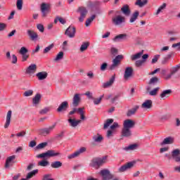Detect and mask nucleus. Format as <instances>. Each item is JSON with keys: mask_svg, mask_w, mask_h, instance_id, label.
Listing matches in <instances>:
<instances>
[{"mask_svg": "<svg viewBox=\"0 0 180 180\" xmlns=\"http://www.w3.org/2000/svg\"><path fill=\"white\" fill-rule=\"evenodd\" d=\"M106 163V158H94L91 160L90 163V167L95 168V169H98L103 164Z\"/></svg>", "mask_w": 180, "mask_h": 180, "instance_id": "obj_1", "label": "nucleus"}, {"mask_svg": "<svg viewBox=\"0 0 180 180\" xmlns=\"http://www.w3.org/2000/svg\"><path fill=\"white\" fill-rule=\"evenodd\" d=\"M115 13L117 15H115L112 18V22L113 25L115 26H119V25H122V23H124L126 18L122 15H120V11H116Z\"/></svg>", "mask_w": 180, "mask_h": 180, "instance_id": "obj_2", "label": "nucleus"}, {"mask_svg": "<svg viewBox=\"0 0 180 180\" xmlns=\"http://www.w3.org/2000/svg\"><path fill=\"white\" fill-rule=\"evenodd\" d=\"M57 155H60V153L53 150H49L45 153L37 155V158H50L51 157H57Z\"/></svg>", "mask_w": 180, "mask_h": 180, "instance_id": "obj_3", "label": "nucleus"}, {"mask_svg": "<svg viewBox=\"0 0 180 180\" xmlns=\"http://www.w3.org/2000/svg\"><path fill=\"white\" fill-rule=\"evenodd\" d=\"M41 13L42 18H47V15L50 13V4L42 3L41 4Z\"/></svg>", "mask_w": 180, "mask_h": 180, "instance_id": "obj_4", "label": "nucleus"}, {"mask_svg": "<svg viewBox=\"0 0 180 180\" xmlns=\"http://www.w3.org/2000/svg\"><path fill=\"white\" fill-rule=\"evenodd\" d=\"M77 12L80 13V16L79 17V22H84V19H85V18H86V15H88V10L84 6H80L78 8Z\"/></svg>", "mask_w": 180, "mask_h": 180, "instance_id": "obj_5", "label": "nucleus"}, {"mask_svg": "<svg viewBox=\"0 0 180 180\" xmlns=\"http://www.w3.org/2000/svg\"><path fill=\"white\" fill-rule=\"evenodd\" d=\"M56 124H53L48 128L40 129L38 130V133L40 136H49L54 130Z\"/></svg>", "mask_w": 180, "mask_h": 180, "instance_id": "obj_6", "label": "nucleus"}, {"mask_svg": "<svg viewBox=\"0 0 180 180\" xmlns=\"http://www.w3.org/2000/svg\"><path fill=\"white\" fill-rule=\"evenodd\" d=\"M135 165H136L135 161L129 162L126 163L125 165L121 166L118 169V172H124L127 171V169H131V168H133Z\"/></svg>", "mask_w": 180, "mask_h": 180, "instance_id": "obj_7", "label": "nucleus"}, {"mask_svg": "<svg viewBox=\"0 0 180 180\" xmlns=\"http://www.w3.org/2000/svg\"><path fill=\"white\" fill-rule=\"evenodd\" d=\"M122 58H123V56L118 55L115 58V59L112 60V64L110 66V70L111 71H113V70H115V68H116L120 64V60Z\"/></svg>", "mask_w": 180, "mask_h": 180, "instance_id": "obj_8", "label": "nucleus"}, {"mask_svg": "<svg viewBox=\"0 0 180 180\" xmlns=\"http://www.w3.org/2000/svg\"><path fill=\"white\" fill-rule=\"evenodd\" d=\"M179 70H180V65H176V66L171 68L170 74H168L167 75H166L165 79H171L173 75H175Z\"/></svg>", "mask_w": 180, "mask_h": 180, "instance_id": "obj_9", "label": "nucleus"}, {"mask_svg": "<svg viewBox=\"0 0 180 180\" xmlns=\"http://www.w3.org/2000/svg\"><path fill=\"white\" fill-rule=\"evenodd\" d=\"M85 151H86V148L82 147L74 153L69 155L68 156V158L69 160H72V158H77V157H79V155H81V154H83V153H85Z\"/></svg>", "mask_w": 180, "mask_h": 180, "instance_id": "obj_10", "label": "nucleus"}, {"mask_svg": "<svg viewBox=\"0 0 180 180\" xmlns=\"http://www.w3.org/2000/svg\"><path fill=\"white\" fill-rule=\"evenodd\" d=\"M76 32L77 31H76L75 27L69 26L66 29V30L65 32V36H68V37L72 39V38L75 37Z\"/></svg>", "mask_w": 180, "mask_h": 180, "instance_id": "obj_11", "label": "nucleus"}, {"mask_svg": "<svg viewBox=\"0 0 180 180\" xmlns=\"http://www.w3.org/2000/svg\"><path fill=\"white\" fill-rule=\"evenodd\" d=\"M133 68L131 67H128L125 69V72L124 74V79L125 81H129L131 77H133V72H134Z\"/></svg>", "mask_w": 180, "mask_h": 180, "instance_id": "obj_12", "label": "nucleus"}, {"mask_svg": "<svg viewBox=\"0 0 180 180\" xmlns=\"http://www.w3.org/2000/svg\"><path fill=\"white\" fill-rule=\"evenodd\" d=\"M135 125L136 122L130 119L125 120L123 122V128L128 129L129 130L131 129H133V127H134Z\"/></svg>", "mask_w": 180, "mask_h": 180, "instance_id": "obj_13", "label": "nucleus"}, {"mask_svg": "<svg viewBox=\"0 0 180 180\" xmlns=\"http://www.w3.org/2000/svg\"><path fill=\"white\" fill-rule=\"evenodd\" d=\"M16 155H15L8 157L6 160L5 168H9L10 167H12V165L15 164L14 161Z\"/></svg>", "mask_w": 180, "mask_h": 180, "instance_id": "obj_14", "label": "nucleus"}, {"mask_svg": "<svg viewBox=\"0 0 180 180\" xmlns=\"http://www.w3.org/2000/svg\"><path fill=\"white\" fill-rule=\"evenodd\" d=\"M27 34L29 36L30 39L32 41L37 40L39 34L37 32H34L33 30H28L27 31Z\"/></svg>", "mask_w": 180, "mask_h": 180, "instance_id": "obj_15", "label": "nucleus"}, {"mask_svg": "<svg viewBox=\"0 0 180 180\" xmlns=\"http://www.w3.org/2000/svg\"><path fill=\"white\" fill-rule=\"evenodd\" d=\"M180 150L179 149H175L172 152V158L176 162H179L180 160Z\"/></svg>", "mask_w": 180, "mask_h": 180, "instance_id": "obj_16", "label": "nucleus"}, {"mask_svg": "<svg viewBox=\"0 0 180 180\" xmlns=\"http://www.w3.org/2000/svg\"><path fill=\"white\" fill-rule=\"evenodd\" d=\"M68 109V101H63L57 108V112H65Z\"/></svg>", "mask_w": 180, "mask_h": 180, "instance_id": "obj_17", "label": "nucleus"}, {"mask_svg": "<svg viewBox=\"0 0 180 180\" xmlns=\"http://www.w3.org/2000/svg\"><path fill=\"white\" fill-rule=\"evenodd\" d=\"M68 122L70 126V127H77V126H78V124H79L81 123V120H75V118H71L70 117L68 120Z\"/></svg>", "mask_w": 180, "mask_h": 180, "instance_id": "obj_18", "label": "nucleus"}, {"mask_svg": "<svg viewBox=\"0 0 180 180\" xmlns=\"http://www.w3.org/2000/svg\"><path fill=\"white\" fill-rule=\"evenodd\" d=\"M11 119H12V110H8L6 115L4 129H8V127H9V124H11Z\"/></svg>", "mask_w": 180, "mask_h": 180, "instance_id": "obj_19", "label": "nucleus"}, {"mask_svg": "<svg viewBox=\"0 0 180 180\" xmlns=\"http://www.w3.org/2000/svg\"><path fill=\"white\" fill-rule=\"evenodd\" d=\"M101 176H103V180L110 179V172L108 169H103L100 172Z\"/></svg>", "mask_w": 180, "mask_h": 180, "instance_id": "obj_20", "label": "nucleus"}, {"mask_svg": "<svg viewBox=\"0 0 180 180\" xmlns=\"http://www.w3.org/2000/svg\"><path fill=\"white\" fill-rule=\"evenodd\" d=\"M37 70V65L36 64H31L26 70L27 74H34Z\"/></svg>", "mask_w": 180, "mask_h": 180, "instance_id": "obj_21", "label": "nucleus"}, {"mask_svg": "<svg viewBox=\"0 0 180 180\" xmlns=\"http://www.w3.org/2000/svg\"><path fill=\"white\" fill-rule=\"evenodd\" d=\"M142 109H151L153 108V101L146 100L141 105Z\"/></svg>", "mask_w": 180, "mask_h": 180, "instance_id": "obj_22", "label": "nucleus"}, {"mask_svg": "<svg viewBox=\"0 0 180 180\" xmlns=\"http://www.w3.org/2000/svg\"><path fill=\"white\" fill-rule=\"evenodd\" d=\"M171 94H172V90L171 89L164 90L160 94V98L161 99H163V100L167 99V98H169V96H171Z\"/></svg>", "mask_w": 180, "mask_h": 180, "instance_id": "obj_23", "label": "nucleus"}, {"mask_svg": "<svg viewBox=\"0 0 180 180\" xmlns=\"http://www.w3.org/2000/svg\"><path fill=\"white\" fill-rule=\"evenodd\" d=\"M115 76L113 75L112 77H110L109 81L103 83V88L106 89V88H109V87L112 86L115 82Z\"/></svg>", "mask_w": 180, "mask_h": 180, "instance_id": "obj_24", "label": "nucleus"}, {"mask_svg": "<svg viewBox=\"0 0 180 180\" xmlns=\"http://www.w3.org/2000/svg\"><path fill=\"white\" fill-rule=\"evenodd\" d=\"M121 12H122V13L124 15H125V16H129L130 13H131V11H130V8L129 7V5H127V4L124 5L121 8Z\"/></svg>", "mask_w": 180, "mask_h": 180, "instance_id": "obj_25", "label": "nucleus"}, {"mask_svg": "<svg viewBox=\"0 0 180 180\" xmlns=\"http://www.w3.org/2000/svg\"><path fill=\"white\" fill-rule=\"evenodd\" d=\"M79 102H81V97H79V94H75L73 97L72 106H74V108H77V106L79 105Z\"/></svg>", "mask_w": 180, "mask_h": 180, "instance_id": "obj_26", "label": "nucleus"}, {"mask_svg": "<svg viewBox=\"0 0 180 180\" xmlns=\"http://www.w3.org/2000/svg\"><path fill=\"white\" fill-rule=\"evenodd\" d=\"M113 40L115 41H123V40H127V34H120L117 35Z\"/></svg>", "mask_w": 180, "mask_h": 180, "instance_id": "obj_27", "label": "nucleus"}, {"mask_svg": "<svg viewBox=\"0 0 180 180\" xmlns=\"http://www.w3.org/2000/svg\"><path fill=\"white\" fill-rule=\"evenodd\" d=\"M47 75H49L47 72H39L37 73L36 77L39 81H43L44 79H46V78H47Z\"/></svg>", "mask_w": 180, "mask_h": 180, "instance_id": "obj_28", "label": "nucleus"}, {"mask_svg": "<svg viewBox=\"0 0 180 180\" xmlns=\"http://www.w3.org/2000/svg\"><path fill=\"white\" fill-rule=\"evenodd\" d=\"M131 130L127 128H122V137H131Z\"/></svg>", "mask_w": 180, "mask_h": 180, "instance_id": "obj_29", "label": "nucleus"}, {"mask_svg": "<svg viewBox=\"0 0 180 180\" xmlns=\"http://www.w3.org/2000/svg\"><path fill=\"white\" fill-rule=\"evenodd\" d=\"M139 108L140 107L139 105L134 106L133 108L128 110V112L127 113V116H128V117L133 116V115H135L136 112H137V110H139Z\"/></svg>", "mask_w": 180, "mask_h": 180, "instance_id": "obj_30", "label": "nucleus"}, {"mask_svg": "<svg viewBox=\"0 0 180 180\" xmlns=\"http://www.w3.org/2000/svg\"><path fill=\"white\" fill-rule=\"evenodd\" d=\"M40 99H41V95L40 94H37L32 98V103L34 105H39V103H40Z\"/></svg>", "mask_w": 180, "mask_h": 180, "instance_id": "obj_31", "label": "nucleus"}, {"mask_svg": "<svg viewBox=\"0 0 180 180\" xmlns=\"http://www.w3.org/2000/svg\"><path fill=\"white\" fill-rule=\"evenodd\" d=\"M139 15H140V13L139 12V11H136L131 16V18L129 20L130 23L136 22L137 18H139Z\"/></svg>", "mask_w": 180, "mask_h": 180, "instance_id": "obj_32", "label": "nucleus"}, {"mask_svg": "<svg viewBox=\"0 0 180 180\" xmlns=\"http://www.w3.org/2000/svg\"><path fill=\"white\" fill-rule=\"evenodd\" d=\"M51 168H61V167H63V162H61L60 161H54L52 162L51 164Z\"/></svg>", "mask_w": 180, "mask_h": 180, "instance_id": "obj_33", "label": "nucleus"}, {"mask_svg": "<svg viewBox=\"0 0 180 180\" xmlns=\"http://www.w3.org/2000/svg\"><path fill=\"white\" fill-rule=\"evenodd\" d=\"M148 2V0H136L135 5H136V6H139V8H143V6L147 5Z\"/></svg>", "mask_w": 180, "mask_h": 180, "instance_id": "obj_34", "label": "nucleus"}, {"mask_svg": "<svg viewBox=\"0 0 180 180\" xmlns=\"http://www.w3.org/2000/svg\"><path fill=\"white\" fill-rule=\"evenodd\" d=\"M143 53H144V51H141L137 53L136 54L131 56V60L132 61H136V60H139V58H141V56H143Z\"/></svg>", "mask_w": 180, "mask_h": 180, "instance_id": "obj_35", "label": "nucleus"}, {"mask_svg": "<svg viewBox=\"0 0 180 180\" xmlns=\"http://www.w3.org/2000/svg\"><path fill=\"white\" fill-rule=\"evenodd\" d=\"M174 143V139L171 137H167L163 140L160 143V146H165V144H172Z\"/></svg>", "mask_w": 180, "mask_h": 180, "instance_id": "obj_36", "label": "nucleus"}, {"mask_svg": "<svg viewBox=\"0 0 180 180\" xmlns=\"http://www.w3.org/2000/svg\"><path fill=\"white\" fill-rule=\"evenodd\" d=\"M93 140L96 143H101L102 140H103V137L102 136V135L100 134L94 135L93 136Z\"/></svg>", "mask_w": 180, "mask_h": 180, "instance_id": "obj_37", "label": "nucleus"}, {"mask_svg": "<svg viewBox=\"0 0 180 180\" xmlns=\"http://www.w3.org/2000/svg\"><path fill=\"white\" fill-rule=\"evenodd\" d=\"M39 173V169L33 170L30 172H29L26 176L27 179H30V178H33L36 174Z\"/></svg>", "mask_w": 180, "mask_h": 180, "instance_id": "obj_38", "label": "nucleus"}, {"mask_svg": "<svg viewBox=\"0 0 180 180\" xmlns=\"http://www.w3.org/2000/svg\"><path fill=\"white\" fill-rule=\"evenodd\" d=\"M95 18H96V15H93L86 20L85 25L86 27H88V26H89V25H91L92 22H94V20L95 19Z\"/></svg>", "mask_w": 180, "mask_h": 180, "instance_id": "obj_39", "label": "nucleus"}, {"mask_svg": "<svg viewBox=\"0 0 180 180\" xmlns=\"http://www.w3.org/2000/svg\"><path fill=\"white\" fill-rule=\"evenodd\" d=\"M137 147H138V145L134 143V144L129 145L128 147H125L124 150H125L126 151H129V150L131 151L133 150H136Z\"/></svg>", "mask_w": 180, "mask_h": 180, "instance_id": "obj_40", "label": "nucleus"}, {"mask_svg": "<svg viewBox=\"0 0 180 180\" xmlns=\"http://www.w3.org/2000/svg\"><path fill=\"white\" fill-rule=\"evenodd\" d=\"M38 165L39 167H49V165H50V162L46 160H42L38 162Z\"/></svg>", "mask_w": 180, "mask_h": 180, "instance_id": "obj_41", "label": "nucleus"}, {"mask_svg": "<svg viewBox=\"0 0 180 180\" xmlns=\"http://www.w3.org/2000/svg\"><path fill=\"white\" fill-rule=\"evenodd\" d=\"M88 47H89V42H83L80 47V51H85V50H86Z\"/></svg>", "mask_w": 180, "mask_h": 180, "instance_id": "obj_42", "label": "nucleus"}, {"mask_svg": "<svg viewBox=\"0 0 180 180\" xmlns=\"http://www.w3.org/2000/svg\"><path fill=\"white\" fill-rule=\"evenodd\" d=\"M165 8H167V4L164 3L162 6H160L158 8L155 15H160V13H161V12H162V11H164V9H165Z\"/></svg>", "mask_w": 180, "mask_h": 180, "instance_id": "obj_43", "label": "nucleus"}, {"mask_svg": "<svg viewBox=\"0 0 180 180\" xmlns=\"http://www.w3.org/2000/svg\"><path fill=\"white\" fill-rule=\"evenodd\" d=\"M63 58H64V52L60 51L57 54L55 61H60V60H63Z\"/></svg>", "mask_w": 180, "mask_h": 180, "instance_id": "obj_44", "label": "nucleus"}, {"mask_svg": "<svg viewBox=\"0 0 180 180\" xmlns=\"http://www.w3.org/2000/svg\"><path fill=\"white\" fill-rule=\"evenodd\" d=\"M16 6L18 11H22V8H23V0H17Z\"/></svg>", "mask_w": 180, "mask_h": 180, "instance_id": "obj_45", "label": "nucleus"}, {"mask_svg": "<svg viewBox=\"0 0 180 180\" xmlns=\"http://www.w3.org/2000/svg\"><path fill=\"white\" fill-rule=\"evenodd\" d=\"M47 142L41 143L36 146V148L37 150H41L43 148H45V147H47Z\"/></svg>", "mask_w": 180, "mask_h": 180, "instance_id": "obj_46", "label": "nucleus"}, {"mask_svg": "<svg viewBox=\"0 0 180 180\" xmlns=\"http://www.w3.org/2000/svg\"><path fill=\"white\" fill-rule=\"evenodd\" d=\"M158 91H160V87H156L149 92V95H150V96H155V95L158 94Z\"/></svg>", "mask_w": 180, "mask_h": 180, "instance_id": "obj_47", "label": "nucleus"}, {"mask_svg": "<svg viewBox=\"0 0 180 180\" xmlns=\"http://www.w3.org/2000/svg\"><path fill=\"white\" fill-rule=\"evenodd\" d=\"M112 123H113V119H108L104 124V129H108V127L112 124Z\"/></svg>", "mask_w": 180, "mask_h": 180, "instance_id": "obj_48", "label": "nucleus"}, {"mask_svg": "<svg viewBox=\"0 0 180 180\" xmlns=\"http://www.w3.org/2000/svg\"><path fill=\"white\" fill-rule=\"evenodd\" d=\"M103 96H104V95L101 96L98 98H93L94 105H99V103H101V102H102V99H103Z\"/></svg>", "mask_w": 180, "mask_h": 180, "instance_id": "obj_49", "label": "nucleus"}, {"mask_svg": "<svg viewBox=\"0 0 180 180\" xmlns=\"http://www.w3.org/2000/svg\"><path fill=\"white\" fill-rule=\"evenodd\" d=\"M54 47L53 44H51L49 46L46 47L44 49V54H46V53H49V51H50V50H51V49H53Z\"/></svg>", "mask_w": 180, "mask_h": 180, "instance_id": "obj_50", "label": "nucleus"}, {"mask_svg": "<svg viewBox=\"0 0 180 180\" xmlns=\"http://www.w3.org/2000/svg\"><path fill=\"white\" fill-rule=\"evenodd\" d=\"M11 61L12 64H16L18 63V57L16 56V55L15 54L12 55Z\"/></svg>", "mask_w": 180, "mask_h": 180, "instance_id": "obj_51", "label": "nucleus"}, {"mask_svg": "<svg viewBox=\"0 0 180 180\" xmlns=\"http://www.w3.org/2000/svg\"><path fill=\"white\" fill-rule=\"evenodd\" d=\"M158 81H159L158 77H152L149 81V84L151 85L152 84H157Z\"/></svg>", "mask_w": 180, "mask_h": 180, "instance_id": "obj_52", "label": "nucleus"}, {"mask_svg": "<svg viewBox=\"0 0 180 180\" xmlns=\"http://www.w3.org/2000/svg\"><path fill=\"white\" fill-rule=\"evenodd\" d=\"M29 52V51L27 50V49H26V47H22L19 51L20 54L22 55V54H27V53Z\"/></svg>", "mask_w": 180, "mask_h": 180, "instance_id": "obj_53", "label": "nucleus"}, {"mask_svg": "<svg viewBox=\"0 0 180 180\" xmlns=\"http://www.w3.org/2000/svg\"><path fill=\"white\" fill-rule=\"evenodd\" d=\"M33 95V90H27L24 94V96H32Z\"/></svg>", "mask_w": 180, "mask_h": 180, "instance_id": "obj_54", "label": "nucleus"}, {"mask_svg": "<svg viewBox=\"0 0 180 180\" xmlns=\"http://www.w3.org/2000/svg\"><path fill=\"white\" fill-rule=\"evenodd\" d=\"M37 28L38 29V30H39V32H41V33H43L44 32V26H43V25L41 24H38L37 25Z\"/></svg>", "mask_w": 180, "mask_h": 180, "instance_id": "obj_55", "label": "nucleus"}, {"mask_svg": "<svg viewBox=\"0 0 180 180\" xmlns=\"http://www.w3.org/2000/svg\"><path fill=\"white\" fill-rule=\"evenodd\" d=\"M143 64H144V60H136L135 63L136 67H141Z\"/></svg>", "mask_w": 180, "mask_h": 180, "instance_id": "obj_56", "label": "nucleus"}, {"mask_svg": "<svg viewBox=\"0 0 180 180\" xmlns=\"http://www.w3.org/2000/svg\"><path fill=\"white\" fill-rule=\"evenodd\" d=\"M107 68H108V64L106 63H103L101 65L100 70H101V71H106Z\"/></svg>", "mask_w": 180, "mask_h": 180, "instance_id": "obj_57", "label": "nucleus"}, {"mask_svg": "<svg viewBox=\"0 0 180 180\" xmlns=\"http://www.w3.org/2000/svg\"><path fill=\"white\" fill-rule=\"evenodd\" d=\"M50 110L49 108H45L39 111L40 115H46Z\"/></svg>", "mask_w": 180, "mask_h": 180, "instance_id": "obj_58", "label": "nucleus"}, {"mask_svg": "<svg viewBox=\"0 0 180 180\" xmlns=\"http://www.w3.org/2000/svg\"><path fill=\"white\" fill-rule=\"evenodd\" d=\"M160 58V55H156L153 57L152 59V64H155L157 61H158V59Z\"/></svg>", "mask_w": 180, "mask_h": 180, "instance_id": "obj_59", "label": "nucleus"}, {"mask_svg": "<svg viewBox=\"0 0 180 180\" xmlns=\"http://www.w3.org/2000/svg\"><path fill=\"white\" fill-rule=\"evenodd\" d=\"M17 137H25L26 136V131H22L16 134Z\"/></svg>", "mask_w": 180, "mask_h": 180, "instance_id": "obj_60", "label": "nucleus"}, {"mask_svg": "<svg viewBox=\"0 0 180 180\" xmlns=\"http://www.w3.org/2000/svg\"><path fill=\"white\" fill-rule=\"evenodd\" d=\"M21 56H22V62L27 61V59L29 58V54L27 53H24Z\"/></svg>", "mask_w": 180, "mask_h": 180, "instance_id": "obj_61", "label": "nucleus"}, {"mask_svg": "<svg viewBox=\"0 0 180 180\" xmlns=\"http://www.w3.org/2000/svg\"><path fill=\"white\" fill-rule=\"evenodd\" d=\"M51 177V174H45L42 180H53V179H50Z\"/></svg>", "mask_w": 180, "mask_h": 180, "instance_id": "obj_62", "label": "nucleus"}, {"mask_svg": "<svg viewBox=\"0 0 180 180\" xmlns=\"http://www.w3.org/2000/svg\"><path fill=\"white\" fill-rule=\"evenodd\" d=\"M172 47L173 49H176V48H177V50H180V42L176 43V44H173L172 45Z\"/></svg>", "mask_w": 180, "mask_h": 180, "instance_id": "obj_63", "label": "nucleus"}, {"mask_svg": "<svg viewBox=\"0 0 180 180\" xmlns=\"http://www.w3.org/2000/svg\"><path fill=\"white\" fill-rule=\"evenodd\" d=\"M111 54H112V56H116V54H117V49L116 48H111Z\"/></svg>", "mask_w": 180, "mask_h": 180, "instance_id": "obj_64", "label": "nucleus"}]
</instances>
